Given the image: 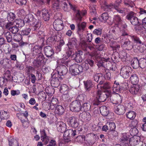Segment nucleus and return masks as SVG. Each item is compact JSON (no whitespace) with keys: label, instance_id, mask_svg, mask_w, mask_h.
<instances>
[{"label":"nucleus","instance_id":"f257e3e1","mask_svg":"<svg viewBox=\"0 0 146 146\" xmlns=\"http://www.w3.org/2000/svg\"><path fill=\"white\" fill-rule=\"evenodd\" d=\"M120 2H116L114 4L111 3L108 5L106 1L104 0L102 2V5L101 6L102 8L105 11H108L112 8H114L117 11L121 13H125L127 9L124 8H119V4Z\"/></svg>","mask_w":146,"mask_h":146},{"label":"nucleus","instance_id":"f03ea898","mask_svg":"<svg viewBox=\"0 0 146 146\" xmlns=\"http://www.w3.org/2000/svg\"><path fill=\"white\" fill-rule=\"evenodd\" d=\"M81 66L77 64H74L71 65L70 67V71L73 75H76L79 73L82 72Z\"/></svg>","mask_w":146,"mask_h":146},{"label":"nucleus","instance_id":"7ed1b4c3","mask_svg":"<svg viewBox=\"0 0 146 146\" xmlns=\"http://www.w3.org/2000/svg\"><path fill=\"white\" fill-rule=\"evenodd\" d=\"M110 95V93H106L105 92L98 90L96 92V98L98 99L100 102H103L105 101Z\"/></svg>","mask_w":146,"mask_h":146},{"label":"nucleus","instance_id":"20e7f679","mask_svg":"<svg viewBox=\"0 0 146 146\" xmlns=\"http://www.w3.org/2000/svg\"><path fill=\"white\" fill-rule=\"evenodd\" d=\"M81 107L80 102L77 100L72 102L70 105V110L76 112L79 111L81 110Z\"/></svg>","mask_w":146,"mask_h":146},{"label":"nucleus","instance_id":"39448f33","mask_svg":"<svg viewBox=\"0 0 146 146\" xmlns=\"http://www.w3.org/2000/svg\"><path fill=\"white\" fill-rule=\"evenodd\" d=\"M131 70V67L127 66H124L121 68L120 74L123 78H127L129 76V72Z\"/></svg>","mask_w":146,"mask_h":146},{"label":"nucleus","instance_id":"423d86ee","mask_svg":"<svg viewBox=\"0 0 146 146\" xmlns=\"http://www.w3.org/2000/svg\"><path fill=\"white\" fill-rule=\"evenodd\" d=\"M63 25V21L60 19L56 20L53 23L54 28L57 31L62 30Z\"/></svg>","mask_w":146,"mask_h":146},{"label":"nucleus","instance_id":"0eeeda50","mask_svg":"<svg viewBox=\"0 0 146 146\" xmlns=\"http://www.w3.org/2000/svg\"><path fill=\"white\" fill-rule=\"evenodd\" d=\"M68 122L71 126L74 128L78 127V118L75 116H72L69 117Z\"/></svg>","mask_w":146,"mask_h":146},{"label":"nucleus","instance_id":"6e6552de","mask_svg":"<svg viewBox=\"0 0 146 146\" xmlns=\"http://www.w3.org/2000/svg\"><path fill=\"white\" fill-rule=\"evenodd\" d=\"M44 59L43 55L41 54L40 56H37L36 59L33 62V66L37 68L39 67L41 65Z\"/></svg>","mask_w":146,"mask_h":146},{"label":"nucleus","instance_id":"1a4fd4ad","mask_svg":"<svg viewBox=\"0 0 146 146\" xmlns=\"http://www.w3.org/2000/svg\"><path fill=\"white\" fill-rule=\"evenodd\" d=\"M62 3L63 5L62 8L64 11H69L70 8L68 7L67 5L68 4H69L70 8L74 10H75V7L70 3L68 0H63L62 1Z\"/></svg>","mask_w":146,"mask_h":146},{"label":"nucleus","instance_id":"9d476101","mask_svg":"<svg viewBox=\"0 0 146 146\" xmlns=\"http://www.w3.org/2000/svg\"><path fill=\"white\" fill-rule=\"evenodd\" d=\"M44 52L45 55L47 57H50L54 54L53 50L50 46H47L44 47Z\"/></svg>","mask_w":146,"mask_h":146},{"label":"nucleus","instance_id":"9b49d317","mask_svg":"<svg viewBox=\"0 0 146 146\" xmlns=\"http://www.w3.org/2000/svg\"><path fill=\"white\" fill-rule=\"evenodd\" d=\"M129 139V135L126 133H123L122 134L119 141L122 143H125V146H129L127 141Z\"/></svg>","mask_w":146,"mask_h":146},{"label":"nucleus","instance_id":"f8f14e48","mask_svg":"<svg viewBox=\"0 0 146 146\" xmlns=\"http://www.w3.org/2000/svg\"><path fill=\"white\" fill-rule=\"evenodd\" d=\"M140 137L138 136H135L130 138L129 142L130 145H135L139 143L140 142Z\"/></svg>","mask_w":146,"mask_h":146},{"label":"nucleus","instance_id":"ddd939ff","mask_svg":"<svg viewBox=\"0 0 146 146\" xmlns=\"http://www.w3.org/2000/svg\"><path fill=\"white\" fill-rule=\"evenodd\" d=\"M42 48L39 46L35 45L33 48L32 52L34 55H37V56H40V55H43L42 53Z\"/></svg>","mask_w":146,"mask_h":146},{"label":"nucleus","instance_id":"4468645a","mask_svg":"<svg viewBox=\"0 0 146 146\" xmlns=\"http://www.w3.org/2000/svg\"><path fill=\"white\" fill-rule=\"evenodd\" d=\"M125 108L123 105H118L115 108V111L118 115H122L125 112Z\"/></svg>","mask_w":146,"mask_h":146},{"label":"nucleus","instance_id":"2eb2a0df","mask_svg":"<svg viewBox=\"0 0 146 146\" xmlns=\"http://www.w3.org/2000/svg\"><path fill=\"white\" fill-rule=\"evenodd\" d=\"M57 69L58 71L60 74V76L65 75L68 72V70L66 67L64 65H61L60 66L58 67Z\"/></svg>","mask_w":146,"mask_h":146},{"label":"nucleus","instance_id":"dca6fc26","mask_svg":"<svg viewBox=\"0 0 146 146\" xmlns=\"http://www.w3.org/2000/svg\"><path fill=\"white\" fill-rule=\"evenodd\" d=\"M56 126L58 131L61 133L64 132L66 129V124L62 122H58Z\"/></svg>","mask_w":146,"mask_h":146},{"label":"nucleus","instance_id":"f3484780","mask_svg":"<svg viewBox=\"0 0 146 146\" xmlns=\"http://www.w3.org/2000/svg\"><path fill=\"white\" fill-rule=\"evenodd\" d=\"M60 74L59 73L58 71L56 72H53L52 74V80L51 83H53V82H58V78H60V77H59L60 76Z\"/></svg>","mask_w":146,"mask_h":146},{"label":"nucleus","instance_id":"a211bd4d","mask_svg":"<svg viewBox=\"0 0 146 146\" xmlns=\"http://www.w3.org/2000/svg\"><path fill=\"white\" fill-rule=\"evenodd\" d=\"M104 77L102 76H101L99 74H95L94 76V80L96 82H98L99 81L100 84L98 85L97 87L98 88V86H100V84H102L104 82V81L103 80Z\"/></svg>","mask_w":146,"mask_h":146},{"label":"nucleus","instance_id":"6ab92c4d","mask_svg":"<svg viewBox=\"0 0 146 146\" xmlns=\"http://www.w3.org/2000/svg\"><path fill=\"white\" fill-rule=\"evenodd\" d=\"M33 15L32 14H29L26 15L25 17L24 20L25 22L33 23L34 21H36Z\"/></svg>","mask_w":146,"mask_h":146},{"label":"nucleus","instance_id":"aec40b11","mask_svg":"<svg viewBox=\"0 0 146 146\" xmlns=\"http://www.w3.org/2000/svg\"><path fill=\"white\" fill-rule=\"evenodd\" d=\"M84 88L86 91H89L93 86V84L90 80H87L84 82Z\"/></svg>","mask_w":146,"mask_h":146},{"label":"nucleus","instance_id":"412c9836","mask_svg":"<svg viewBox=\"0 0 146 146\" xmlns=\"http://www.w3.org/2000/svg\"><path fill=\"white\" fill-rule=\"evenodd\" d=\"M113 21L115 25L118 26L121 25L123 21L120 17L119 15H114Z\"/></svg>","mask_w":146,"mask_h":146},{"label":"nucleus","instance_id":"4be33fe9","mask_svg":"<svg viewBox=\"0 0 146 146\" xmlns=\"http://www.w3.org/2000/svg\"><path fill=\"white\" fill-rule=\"evenodd\" d=\"M100 112L104 116H107L108 113V110L107 108L105 106H101L100 108Z\"/></svg>","mask_w":146,"mask_h":146},{"label":"nucleus","instance_id":"5701e85b","mask_svg":"<svg viewBox=\"0 0 146 146\" xmlns=\"http://www.w3.org/2000/svg\"><path fill=\"white\" fill-rule=\"evenodd\" d=\"M25 21L21 19H17L14 22V25H15L18 27H21L24 25Z\"/></svg>","mask_w":146,"mask_h":146},{"label":"nucleus","instance_id":"b1692460","mask_svg":"<svg viewBox=\"0 0 146 146\" xmlns=\"http://www.w3.org/2000/svg\"><path fill=\"white\" fill-rule=\"evenodd\" d=\"M139 86L135 85L129 89V92L132 94H136L139 91Z\"/></svg>","mask_w":146,"mask_h":146},{"label":"nucleus","instance_id":"393cba45","mask_svg":"<svg viewBox=\"0 0 146 146\" xmlns=\"http://www.w3.org/2000/svg\"><path fill=\"white\" fill-rule=\"evenodd\" d=\"M80 116L84 121H89L91 118V115L88 112H84L80 115Z\"/></svg>","mask_w":146,"mask_h":146},{"label":"nucleus","instance_id":"a878e982","mask_svg":"<svg viewBox=\"0 0 146 146\" xmlns=\"http://www.w3.org/2000/svg\"><path fill=\"white\" fill-rule=\"evenodd\" d=\"M130 79L131 83L134 85H136L139 81V78L135 74H132Z\"/></svg>","mask_w":146,"mask_h":146},{"label":"nucleus","instance_id":"bb28decb","mask_svg":"<svg viewBox=\"0 0 146 146\" xmlns=\"http://www.w3.org/2000/svg\"><path fill=\"white\" fill-rule=\"evenodd\" d=\"M113 103L115 104H120L122 102L121 97L119 95L117 94L114 97L113 99Z\"/></svg>","mask_w":146,"mask_h":146},{"label":"nucleus","instance_id":"cd10ccee","mask_svg":"<svg viewBox=\"0 0 146 146\" xmlns=\"http://www.w3.org/2000/svg\"><path fill=\"white\" fill-rule=\"evenodd\" d=\"M64 111V108L61 106L58 105L56 107L55 110L56 113L61 115L62 114Z\"/></svg>","mask_w":146,"mask_h":146},{"label":"nucleus","instance_id":"c85d7f7f","mask_svg":"<svg viewBox=\"0 0 146 146\" xmlns=\"http://www.w3.org/2000/svg\"><path fill=\"white\" fill-rule=\"evenodd\" d=\"M131 65L134 69H137L139 66V60L136 58H134L131 62Z\"/></svg>","mask_w":146,"mask_h":146},{"label":"nucleus","instance_id":"c756f323","mask_svg":"<svg viewBox=\"0 0 146 146\" xmlns=\"http://www.w3.org/2000/svg\"><path fill=\"white\" fill-rule=\"evenodd\" d=\"M34 25L33 27V29L34 30H37L40 27L41 25L40 21L36 19L33 23Z\"/></svg>","mask_w":146,"mask_h":146},{"label":"nucleus","instance_id":"7c9ffc66","mask_svg":"<svg viewBox=\"0 0 146 146\" xmlns=\"http://www.w3.org/2000/svg\"><path fill=\"white\" fill-rule=\"evenodd\" d=\"M78 31H82L83 32L85 30V28L86 27V23L83 22L81 23H79L77 25Z\"/></svg>","mask_w":146,"mask_h":146},{"label":"nucleus","instance_id":"2f4dec72","mask_svg":"<svg viewBox=\"0 0 146 146\" xmlns=\"http://www.w3.org/2000/svg\"><path fill=\"white\" fill-rule=\"evenodd\" d=\"M42 13L43 19L45 21L48 20L49 19V16L48 11L45 9H43L42 11Z\"/></svg>","mask_w":146,"mask_h":146},{"label":"nucleus","instance_id":"473e14b6","mask_svg":"<svg viewBox=\"0 0 146 146\" xmlns=\"http://www.w3.org/2000/svg\"><path fill=\"white\" fill-rule=\"evenodd\" d=\"M5 37L8 42H10L12 40V37L11 33L9 31L4 32L3 34Z\"/></svg>","mask_w":146,"mask_h":146},{"label":"nucleus","instance_id":"72a5a7b5","mask_svg":"<svg viewBox=\"0 0 146 146\" xmlns=\"http://www.w3.org/2000/svg\"><path fill=\"white\" fill-rule=\"evenodd\" d=\"M136 115V113L133 111H129L126 113L127 117L131 120L133 119Z\"/></svg>","mask_w":146,"mask_h":146},{"label":"nucleus","instance_id":"f704fd0d","mask_svg":"<svg viewBox=\"0 0 146 146\" xmlns=\"http://www.w3.org/2000/svg\"><path fill=\"white\" fill-rule=\"evenodd\" d=\"M139 66L142 69L146 68V59L141 58L139 60Z\"/></svg>","mask_w":146,"mask_h":146},{"label":"nucleus","instance_id":"c9c22d12","mask_svg":"<svg viewBox=\"0 0 146 146\" xmlns=\"http://www.w3.org/2000/svg\"><path fill=\"white\" fill-rule=\"evenodd\" d=\"M122 46L123 47H125L126 49L128 50L132 48L133 47L132 44L129 40L125 42Z\"/></svg>","mask_w":146,"mask_h":146},{"label":"nucleus","instance_id":"e433bc0d","mask_svg":"<svg viewBox=\"0 0 146 146\" xmlns=\"http://www.w3.org/2000/svg\"><path fill=\"white\" fill-rule=\"evenodd\" d=\"M129 20L131 23L134 25H136L139 23L138 19L136 17H131Z\"/></svg>","mask_w":146,"mask_h":146},{"label":"nucleus","instance_id":"4c0bfd02","mask_svg":"<svg viewBox=\"0 0 146 146\" xmlns=\"http://www.w3.org/2000/svg\"><path fill=\"white\" fill-rule=\"evenodd\" d=\"M15 17V15L14 13L11 12L8 13L7 18L8 21H13Z\"/></svg>","mask_w":146,"mask_h":146},{"label":"nucleus","instance_id":"58836bf2","mask_svg":"<svg viewBox=\"0 0 146 146\" xmlns=\"http://www.w3.org/2000/svg\"><path fill=\"white\" fill-rule=\"evenodd\" d=\"M131 37L132 40L136 43L143 44V42L138 37L135 36H131Z\"/></svg>","mask_w":146,"mask_h":146},{"label":"nucleus","instance_id":"ea45409f","mask_svg":"<svg viewBox=\"0 0 146 146\" xmlns=\"http://www.w3.org/2000/svg\"><path fill=\"white\" fill-rule=\"evenodd\" d=\"M101 21L102 22L105 23L108 19V15L107 13H104L101 15Z\"/></svg>","mask_w":146,"mask_h":146},{"label":"nucleus","instance_id":"a19ab883","mask_svg":"<svg viewBox=\"0 0 146 146\" xmlns=\"http://www.w3.org/2000/svg\"><path fill=\"white\" fill-rule=\"evenodd\" d=\"M31 31L30 28H26L23 29L21 32V35H29Z\"/></svg>","mask_w":146,"mask_h":146},{"label":"nucleus","instance_id":"79ce46f5","mask_svg":"<svg viewBox=\"0 0 146 146\" xmlns=\"http://www.w3.org/2000/svg\"><path fill=\"white\" fill-rule=\"evenodd\" d=\"M44 38L43 37H42L40 40L38 41V44L36 45L39 46L40 48H42L43 46L44 45Z\"/></svg>","mask_w":146,"mask_h":146},{"label":"nucleus","instance_id":"37998d69","mask_svg":"<svg viewBox=\"0 0 146 146\" xmlns=\"http://www.w3.org/2000/svg\"><path fill=\"white\" fill-rule=\"evenodd\" d=\"M9 146H19L18 141L16 140L13 139L9 141Z\"/></svg>","mask_w":146,"mask_h":146},{"label":"nucleus","instance_id":"c03bdc74","mask_svg":"<svg viewBox=\"0 0 146 146\" xmlns=\"http://www.w3.org/2000/svg\"><path fill=\"white\" fill-rule=\"evenodd\" d=\"M14 40L17 42H20L22 38V35L18 34L14 36Z\"/></svg>","mask_w":146,"mask_h":146},{"label":"nucleus","instance_id":"a18cd8bd","mask_svg":"<svg viewBox=\"0 0 146 146\" xmlns=\"http://www.w3.org/2000/svg\"><path fill=\"white\" fill-rule=\"evenodd\" d=\"M78 100L80 101L84 102L86 100V97L84 94L79 95L77 97Z\"/></svg>","mask_w":146,"mask_h":146},{"label":"nucleus","instance_id":"49530a36","mask_svg":"<svg viewBox=\"0 0 146 146\" xmlns=\"http://www.w3.org/2000/svg\"><path fill=\"white\" fill-rule=\"evenodd\" d=\"M19 31V29L17 27L14 25L10 29L9 31L13 34H15L17 33Z\"/></svg>","mask_w":146,"mask_h":146},{"label":"nucleus","instance_id":"de8ad7c7","mask_svg":"<svg viewBox=\"0 0 146 146\" xmlns=\"http://www.w3.org/2000/svg\"><path fill=\"white\" fill-rule=\"evenodd\" d=\"M75 55L76 57L75 59L76 62L78 63L81 62L82 61V58L80 54L79 53H76L75 54Z\"/></svg>","mask_w":146,"mask_h":146},{"label":"nucleus","instance_id":"09e8293b","mask_svg":"<svg viewBox=\"0 0 146 146\" xmlns=\"http://www.w3.org/2000/svg\"><path fill=\"white\" fill-rule=\"evenodd\" d=\"M81 67H82V72L83 70L86 71L89 68L88 64L86 62L83 63Z\"/></svg>","mask_w":146,"mask_h":146},{"label":"nucleus","instance_id":"8fccbe9b","mask_svg":"<svg viewBox=\"0 0 146 146\" xmlns=\"http://www.w3.org/2000/svg\"><path fill=\"white\" fill-rule=\"evenodd\" d=\"M124 2L125 4L128 7H133L134 5L133 3L130 0H124Z\"/></svg>","mask_w":146,"mask_h":146},{"label":"nucleus","instance_id":"3c124183","mask_svg":"<svg viewBox=\"0 0 146 146\" xmlns=\"http://www.w3.org/2000/svg\"><path fill=\"white\" fill-rule=\"evenodd\" d=\"M4 78L7 81L9 80L11 77V72L10 71L8 70L6 71L4 75Z\"/></svg>","mask_w":146,"mask_h":146},{"label":"nucleus","instance_id":"603ef678","mask_svg":"<svg viewBox=\"0 0 146 146\" xmlns=\"http://www.w3.org/2000/svg\"><path fill=\"white\" fill-rule=\"evenodd\" d=\"M68 86L66 84H63L61 86L60 90L63 93L68 91Z\"/></svg>","mask_w":146,"mask_h":146},{"label":"nucleus","instance_id":"864d4df0","mask_svg":"<svg viewBox=\"0 0 146 146\" xmlns=\"http://www.w3.org/2000/svg\"><path fill=\"white\" fill-rule=\"evenodd\" d=\"M1 116L2 119L3 118L4 119H7L9 117V113L4 111H1Z\"/></svg>","mask_w":146,"mask_h":146},{"label":"nucleus","instance_id":"5fc2aeb1","mask_svg":"<svg viewBox=\"0 0 146 146\" xmlns=\"http://www.w3.org/2000/svg\"><path fill=\"white\" fill-rule=\"evenodd\" d=\"M109 130L114 131L115 128V126L114 122H111L108 124Z\"/></svg>","mask_w":146,"mask_h":146},{"label":"nucleus","instance_id":"6e6d98bb","mask_svg":"<svg viewBox=\"0 0 146 146\" xmlns=\"http://www.w3.org/2000/svg\"><path fill=\"white\" fill-rule=\"evenodd\" d=\"M14 25V22L9 21L7 23L5 27L6 29H8L9 31L10 29Z\"/></svg>","mask_w":146,"mask_h":146},{"label":"nucleus","instance_id":"4d7b16f0","mask_svg":"<svg viewBox=\"0 0 146 146\" xmlns=\"http://www.w3.org/2000/svg\"><path fill=\"white\" fill-rule=\"evenodd\" d=\"M102 84L103 85L101 86L100 87L105 89H110L111 87V85L108 82H106Z\"/></svg>","mask_w":146,"mask_h":146},{"label":"nucleus","instance_id":"13d9d810","mask_svg":"<svg viewBox=\"0 0 146 146\" xmlns=\"http://www.w3.org/2000/svg\"><path fill=\"white\" fill-rule=\"evenodd\" d=\"M82 107L84 109V111H87L90 110V106L89 103H84L82 106Z\"/></svg>","mask_w":146,"mask_h":146},{"label":"nucleus","instance_id":"bf43d9fd","mask_svg":"<svg viewBox=\"0 0 146 146\" xmlns=\"http://www.w3.org/2000/svg\"><path fill=\"white\" fill-rule=\"evenodd\" d=\"M68 130L70 137H74L76 135V131L75 129H68Z\"/></svg>","mask_w":146,"mask_h":146},{"label":"nucleus","instance_id":"052dcab7","mask_svg":"<svg viewBox=\"0 0 146 146\" xmlns=\"http://www.w3.org/2000/svg\"><path fill=\"white\" fill-rule=\"evenodd\" d=\"M112 88L113 92L115 93L119 92L120 89L119 86L117 85H114Z\"/></svg>","mask_w":146,"mask_h":146},{"label":"nucleus","instance_id":"680f3d73","mask_svg":"<svg viewBox=\"0 0 146 146\" xmlns=\"http://www.w3.org/2000/svg\"><path fill=\"white\" fill-rule=\"evenodd\" d=\"M102 29L100 28H98L94 30L93 33L97 35H100L102 34Z\"/></svg>","mask_w":146,"mask_h":146},{"label":"nucleus","instance_id":"e2e57ef3","mask_svg":"<svg viewBox=\"0 0 146 146\" xmlns=\"http://www.w3.org/2000/svg\"><path fill=\"white\" fill-rule=\"evenodd\" d=\"M41 139L42 141H44L45 138H46L47 136L44 130H43L40 131Z\"/></svg>","mask_w":146,"mask_h":146},{"label":"nucleus","instance_id":"0e129e2a","mask_svg":"<svg viewBox=\"0 0 146 146\" xmlns=\"http://www.w3.org/2000/svg\"><path fill=\"white\" fill-rule=\"evenodd\" d=\"M16 3L19 5H25L26 3V0H15Z\"/></svg>","mask_w":146,"mask_h":146},{"label":"nucleus","instance_id":"69168bd1","mask_svg":"<svg viewBox=\"0 0 146 146\" xmlns=\"http://www.w3.org/2000/svg\"><path fill=\"white\" fill-rule=\"evenodd\" d=\"M59 6V2L58 1H55L52 5V7L55 9H58Z\"/></svg>","mask_w":146,"mask_h":146},{"label":"nucleus","instance_id":"338daca9","mask_svg":"<svg viewBox=\"0 0 146 146\" xmlns=\"http://www.w3.org/2000/svg\"><path fill=\"white\" fill-rule=\"evenodd\" d=\"M20 94V92L19 90H13L11 91V94L13 96H15L16 95H17Z\"/></svg>","mask_w":146,"mask_h":146},{"label":"nucleus","instance_id":"774afa93","mask_svg":"<svg viewBox=\"0 0 146 146\" xmlns=\"http://www.w3.org/2000/svg\"><path fill=\"white\" fill-rule=\"evenodd\" d=\"M67 45L69 49H74L75 48H76V45H74L73 44L69 42L67 44Z\"/></svg>","mask_w":146,"mask_h":146}]
</instances>
